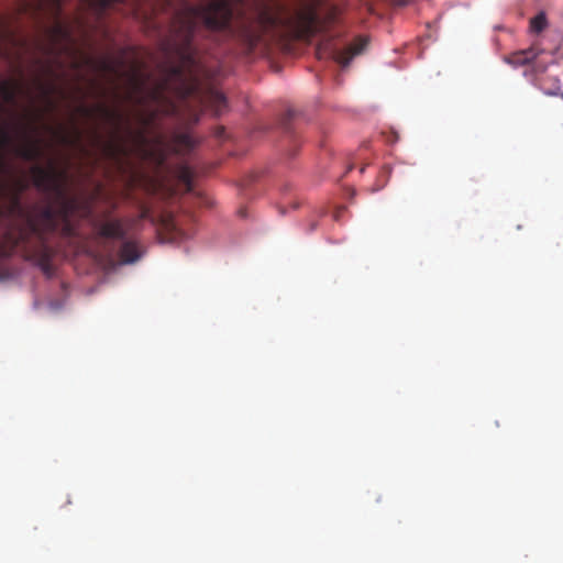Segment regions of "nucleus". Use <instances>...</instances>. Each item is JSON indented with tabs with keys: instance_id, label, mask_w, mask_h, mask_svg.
I'll return each instance as SVG.
<instances>
[{
	"instance_id": "nucleus-21",
	"label": "nucleus",
	"mask_w": 563,
	"mask_h": 563,
	"mask_svg": "<svg viewBox=\"0 0 563 563\" xmlns=\"http://www.w3.org/2000/svg\"><path fill=\"white\" fill-rule=\"evenodd\" d=\"M150 218H151V212H150V210H148L147 208H145V207H144V208H142L141 213H140V219H141V220H147V219H150Z\"/></svg>"
},
{
	"instance_id": "nucleus-13",
	"label": "nucleus",
	"mask_w": 563,
	"mask_h": 563,
	"mask_svg": "<svg viewBox=\"0 0 563 563\" xmlns=\"http://www.w3.org/2000/svg\"><path fill=\"white\" fill-rule=\"evenodd\" d=\"M104 153L110 158H119L126 154V148L118 141H111L104 144Z\"/></svg>"
},
{
	"instance_id": "nucleus-15",
	"label": "nucleus",
	"mask_w": 563,
	"mask_h": 563,
	"mask_svg": "<svg viewBox=\"0 0 563 563\" xmlns=\"http://www.w3.org/2000/svg\"><path fill=\"white\" fill-rule=\"evenodd\" d=\"M548 26V20L544 12L538 13L530 21V30L534 33H541Z\"/></svg>"
},
{
	"instance_id": "nucleus-23",
	"label": "nucleus",
	"mask_w": 563,
	"mask_h": 563,
	"mask_svg": "<svg viewBox=\"0 0 563 563\" xmlns=\"http://www.w3.org/2000/svg\"><path fill=\"white\" fill-rule=\"evenodd\" d=\"M196 89V84H191L188 88H187V91L186 93H191L194 90Z\"/></svg>"
},
{
	"instance_id": "nucleus-12",
	"label": "nucleus",
	"mask_w": 563,
	"mask_h": 563,
	"mask_svg": "<svg viewBox=\"0 0 563 563\" xmlns=\"http://www.w3.org/2000/svg\"><path fill=\"white\" fill-rule=\"evenodd\" d=\"M144 152L146 156H151L153 158L158 167H162L165 164L167 155L161 141H157V144L154 148L145 150Z\"/></svg>"
},
{
	"instance_id": "nucleus-1",
	"label": "nucleus",
	"mask_w": 563,
	"mask_h": 563,
	"mask_svg": "<svg viewBox=\"0 0 563 563\" xmlns=\"http://www.w3.org/2000/svg\"><path fill=\"white\" fill-rule=\"evenodd\" d=\"M31 174L34 186L51 195L54 202L43 207L35 206L32 211L24 210L20 195L26 186L22 180L15 181L16 189L11 194L9 211L21 217L23 221L4 233L0 242V257H8L18 251L24 260L51 275L54 251L48 243L49 236L59 234L68 239L75 235L71 218L80 202L78 198L67 194L68 173L59 169L54 162H49L47 167L34 165Z\"/></svg>"
},
{
	"instance_id": "nucleus-22",
	"label": "nucleus",
	"mask_w": 563,
	"mask_h": 563,
	"mask_svg": "<svg viewBox=\"0 0 563 563\" xmlns=\"http://www.w3.org/2000/svg\"><path fill=\"white\" fill-rule=\"evenodd\" d=\"M9 191L8 185L0 181V196L7 195Z\"/></svg>"
},
{
	"instance_id": "nucleus-17",
	"label": "nucleus",
	"mask_w": 563,
	"mask_h": 563,
	"mask_svg": "<svg viewBox=\"0 0 563 563\" xmlns=\"http://www.w3.org/2000/svg\"><path fill=\"white\" fill-rule=\"evenodd\" d=\"M177 150H191L195 146V142L189 134H179L175 140Z\"/></svg>"
},
{
	"instance_id": "nucleus-11",
	"label": "nucleus",
	"mask_w": 563,
	"mask_h": 563,
	"mask_svg": "<svg viewBox=\"0 0 563 563\" xmlns=\"http://www.w3.org/2000/svg\"><path fill=\"white\" fill-rule=\"evenodd\" d=\"M534 58L536 54L532 51H521L508 57V63L514 66H520L531 63Z\"/></svg>"
},
{
	"instance_id": "nucleus-2",
	"label": "nucleus",
	"mask_w": 563,
	"mask_h": 563,
	"mask_svg": "<svg viewBox=\"0 0 563 563\" xmlns=\"http://www.w3.org/2000/svg\"><path fill=\"white\" fill-rule=\"evenodd\" d=\"M323 5V0H302L300 2L291 18V25L297 38L308 41L318 33H323L324 45H331V41L335 36L331 33V26L336 23L340 10L335 5H329L325 8L324 15L321 16L319 11Z\"/></svg>"
},
{
	"instance_id": "nucleus-7",
	"label": "nucleus",
	"mask_w": 563,
	"mask_h": 563,
	"mask_svg": "<svg viewBox=\"0 0 563 563\" xmlns=\"http://www.w3.org/2000/svg\"><path fill=\"white\" fill-rule=\"evenodd\" d=\"M122 244L119 250L118 256L121 263L130 264L140 258V252L135 242L126 240H121Z\"/></svg>"
},
{
	"instance_id": "nucleus-16",
	"label": "nucleus",
	"mask_w": 563,
	"mask_h": 563,
	"mask_svg": "<svg viewBox=\"0 0 563 563\" xmlns=\"http://www.w3.org/2000/svg\"><path fill=\"white\" fill-rule=\"evenodd\" d=\"M12 143V136L7 129H0V150L9 146ZM0 168L7 172V164L4 163L3 156L0 153Z\"/></svg>"
},
{
	"instance_id": "nucleus-18",
	"label": "nucleus",
	"mask_w": 563,
	"mask_h": 563,
	"mask_svg": "<svg viewBox=\"0 0 563 563\" xmlns=\"http://www.w3.org/2000/svg\"><path fill=\"white\" fill-rule=\"evenodd\" d=\"M57 136L59 139V142L65 145L78 143L80 140V133L78 131H76V135L74 137L63 132L57 133Z\"/></svg>"
},
{
	"instance_id": "nucleus-5",
	"label": "nucleus",
	"mask_w": 563,
	"mask_h": 563,
	"mask_svg": "<svg viewBox=\"0 0 563 563\" xmlns=\"http://www.w3.org/2000/svg\"><path fill=\"white\" fill-rule=\"evenodd\" d=\"M98 234L103 239L121 241L126 238V230L121 220L113 219L100 223L98 228Z\"/></svg>"
},
{
	"instance_id": "nucleus-20",
	"label": "nucleus",
	"mask_w": 563,
	"mask_h": 563,
	"mask_svg": "<svg viewBox=\"0 0 563 563\" xmlns=\"http://www.w3.org/2000/svg\"><path fill=\"white\" fill-rule=\"evenodd\" d=\"M42 90H43L45 98L49 100V96L54 92L55 87L54 86L42 87Z\"/></svg>"
},
{
	"instance_id": "nucleus-24",
	"label": "nucleus",
	"mask_w": 563,
	"mask_h": 563,
	"mask_svg": "<svg viewBox=\"0 0 563 563\" xmlns=\"http://www.w3.org/2000/svg\"><path fill=\"white\" fill-rule=\"evenodd\" d=\"M139 137L142 143H145L146 137L142 133H140Z\"/></svg>"
},
{
	"instance_id": "nucleus-9",
	"label": "nucleus",
	"mask_w": 563,
	"mask_h": 563,
	"mask_svg": "<svg viewBox=\"0 0 563 563\" xmlns=\"http://www.w3.org/2000/svg\"><path fill=\"white\" fill-rule=\"evenodd\" d=\"M208 101L217 115H220L227 108V98L220 91L211 90L208 97Z\"/></svg>"
},
{
	"instance_id": "nucleus-19",
	"label": "nucleus",
	"mask_w": 563,
	"mask_h": 563,
	"mask_svg": "<svg viewBox=\"0 0 563 563\" xmlns=\"http://www.w3.org/2000/svg\"><path fill=\"white\" fill-rule=\"evenodd\" d=\"M101 68L104 70V71H108V73H111V74H114L117 76H121V71H120V67L118 65H115L113 62L111 60H102L101 62Z\"/></svg>"
},
{
	"instance_id": "nucleus-3",
	"label": "nucleus",
	"mask_w": 563,
	"mask_h": 563,
	"mask_svg": "<svg viewBox=\"0 0 563 563\" xmlns=\"http://www.w3.org/2000/svg\"><path fill=\"white\" fill-rule=\"evenodd\" d=\"M367 45V38L358 36L354 43L343 49L330 47L331 57L342 67L349 66L353 57L361 54Z\"/></svg>"
},
{
	"instance_id": "nucleus-6",
	"label": "nucleus",
	"mask_w": 563,
	"mask_h": 563,
	"mask_svg": "<svg viewBox=\"0 0 563 563\" xmlns=\"http://www.w3.org/2000/svg\"><path fill=\"white\" fill-rule=\"evenodd\" d=\"M15 153L19 157L29 162L37 161L43 155L38 140H27L26 144L16 147Z\"/></svg>"
},
{
	"instance_id": "nucleus-4",
	"label": "nucleus",
	"mask_w": 563,
	"mask_h": 563,
	"mask_svg": "<svg viewBox=\"0 0 563 563\" xmlns=\"http://www.w3.org/2000/svg\"><path fill=\"white\" fill-rule=\"evenodd\" d=\"M78 112L88 119H93L96 117L109 122L118 124L121 120V114L108 108L104 104H98L96 107H87V106H80L78 107Z\"/></svg>"
},
{
	"instance_id": "nucleus-8",
	"label": "nucleus",
	"mask_w": 563,
	"mask_h": 563,
	"mask_svg": "<svg viewBox=\"0 0 563 563\" xmlns=\"http://www.w3.org/2000/svg\"><path fill=\"white\" fill-rule=\"evenodd\" d=\"M21 90V85L15 81H2L0 84V93L8 103L15 102L16 96Z\"/></svg>"
},
{
	"instance_id": "nucleus-10",
	"label": "nucleus",
	"mask_w": 563,
	"mask_h": 563,
	"mask_svg": "<svg viewBox=\"0 0 563 563\" xmlns=\"http://www.w3.org/2000/svg\"><path fill=\"white\" fill-rule=\"evenodd\" d=\"M176 176L188 191L192 189L194 173L188 165H179L176 170Z\"/></svg>"
},
{
	"instance_id": "nucleus-14",
	"label": "nucleus",
	"mask_w": 563,
	"mask_h": 563,
	"mask_svg": "<svg viewBox=\"0 0 563 563\" xmlns=\"http://www.w3.org/2000/svg\"><path fill=\"white\" fill-rule=\"evenodd\" d=\"M126 76L131 82V86L134 89H140L144 85V77L139 67L133 66L128 73Z\"/></svg>"
}]
</instances>
